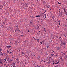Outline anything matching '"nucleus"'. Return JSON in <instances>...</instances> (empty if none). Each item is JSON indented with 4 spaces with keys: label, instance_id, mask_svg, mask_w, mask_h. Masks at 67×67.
I'll use <instances>...</instances> for the list:
<instances>
[{
    "label": "nucleus",
    "instance_id": "obj_1",
    "mask_svg": "<svg viewBox=\"0 0 67 67\" xmlns=\"http://www.w3.org/2000/svg\"><path fill=\"white\" fill-rule=\"evenodd\" d=\"M53 63H55V65H57V64H58V63H59V61H58L57 62V60H53Z\"/></svg>",
    "mask_w": 67,
    "mask_h": 67
},
{
    "label": "nucleus",
    "instance_id": "obj_2",
    "mask_svg": "<svg viewBox=\"0 0 67 67\" xmlns=\"http://www.w3.org/2000/svg\"><path fill=\"white\" fill-rule=\"evenodd\" d=\"M15 60L16 62V63H19V62H20V60H19V59L17 58Z\"/></svg>",
    "mask_w": 67,
    "mask_h": 67
},
{
    "label": "nucleus",
    "instance_id": "obj_3",
    "mask_svg": "<svg viewBox=\"0 0 67 67\" xmlns=\"http://www.w3.org/2000/svg\"><path fill=\"white\" fill-rule=\"evenodd\" d=\"M6 47L9 49V48H11V47L10 46H6Z\"/></svg>",
    "mask_w": 67,
    "mask_h": 67
},
{
    "label": "nucleus",
    "instance_id": "obj_4",
    "mask_svg": "<svg viewBox=\"0 0 67 67\" xmlns=\"http://www.w3.org/2000/svg\"><path fill=\"white\" fill-rule=\"evenodd\" d=\"M55 56L56 57H58L59 56L58 54V53H56L55 54Z\"/></svg>",
    "mask_w": 67,
    "mask_h": 67
},
{
    "label": "nucleus",
    "instance_id": "obj_5",
    "mask_svg": "<svg viewBox=\"0 0 67 67\" xmlns=\"http://www.w3.org/2000/svg\"><path fill=\"white\" fill-rule=\"evenodd\" d=\"M58 40H60V41H62V40H62V38H61V37H59V38H58Z\"/></svg>",
    "mask_w": 67,
    "mask_h": 67
},
{
    "label": "nucleus",
    "instance_id": "obj_6",
    "mask_svg": "<svg viewBox=\"0 0 67 67\" xmlns=\"http://www.w3.org/2000/svg\"><path fill=\"white\" fill-rule=\"evenodd\" d=\"M50 6H51V5H48V6H46V7L47 8H49V7H50Z\"/></svg>",
    "mask_w": 67,
    "mask_h": 67
},
{
    "label": "nucleus",
    "instance_id": "obj_7",
    "mask_svg": "<svg viewBox=\"0 0 67 67\" xmlns=\"http://www.w3.org/2000/svg\"><path fill=\"white\" fill-rule=\"evenodd\" d=\"M63 45H66V43L65 42H63Z\"/></svg>",
    "mask_w": 67,
    "mask_h": 67
},
{
    "label": "nucleus",
    "instance_id": "obj_8",
    "mask_svg": "<svg viewBox=\"0 0 67 67\" xmlns=\"http://www.w3.org/2000/svg\"><path fill=\"white\" fill-rule=\"evenodd\" d=\"M60 49V48L59 47H58L57 48V51H58L59 49Z\"/></svg>",
    "mask_w": 67,
    "mask_h": 67
},
{
    "label": "nucleus",
    "instance_id": "obj_9",
    "mask_svg": "<svg viewBox=\"0 0 67 67\" xmlns=\"http://www.w3.org/2000/svg\"><path fill=\"white\" fill-rule=\"evenodd\" d=\"M36 18H37V17H40V15H38L37 16H36Z\"/></svg>",
    "mask_w": 67,
    "mask_h": 67
},
{
    "label": "nucleus",
    "instance_id": "obj_10",
    "mask_svg": "<svg viewBox=\"0 0 67 67\" xmlns=\"http://www.w3.org/2000/svg\"><path fill=\"white\" fill-rule=\"evenodd\" d=\"M47 48H48V47H49V44L47 45Z\"/></svg>",
    "mask_w": 67,
    "mask_h": 67
},
{
    "label": "nucleus",
    "instance_id": "obj_11",
    "mask_svg": "<svg viewBox=\"0 0 67 67\" xmlns=\"http://www.w3.org/2000/svg\"><path fill=\"white\" fill-rule=\"evenodd\" d=\"M19 30V28H16V30H15V31H18Z\"/></svg>",
    "mask_w": 67,
    "mask_h": 67
},
{
    "label": "nucleus",
    "instance_id": "obj_12",
    "mask_svg": "<svg viewBox=\"0 0 67 67\" xmlns=\"http://www.w3.org/2000/svg\"><path fill=\"white\" fill-rule=\"evenodd\" d=\"M46 55L48 54V53H47V52H46Z\"/></svg>",
    "mask_w": 67,
    "mask_h": 67
},
{
    "label": "nucleus",
    "instance_id": "obj_13",
    "mask_svg": "<svg viewBox=\"0 0 67 67\" xmlns=\"http://www.w3.org/2000/svg\"><path fill=\"white\" fill-rule=\"evenodd\" d=\"M43 3L44 4H46V2H45L44 1H43Z\"/></svg>",
    "mask_w": 67,
    "mask_h": 67
},
{
    "label": "nucleus",
    "instance_id": "obj_14",
    "mask_svg": "<svg viewBox=\"0 0 67 67\" xmlns=\"http://www.w3.org/2000/svg\"><path fill=\"white\" fill-rule=\"evenodd\" d=\"M37 42L38 43H39V42H40V41H39V39H37Z\"/></svg>",
    "mask_w": 67,
    "mask_h": 67
},
{
    "label": "nucleus",
    "instance_id": "obj_15",
    "mask_svg": "<svg viewBox=\"0 0 67 67\" xmlns=\"http://www.w3.org/2000/svg\"><path fill=\"white\" fill-rule=\"evenodd\" d=\"M0 62H1V63H3V62H4V61L2 60L1 61H0Z\"/></svg>",
    "mask_w": 67,
    "mask_h": 67
},
{
    "label": "nucleus",
    "instance_id": "obj_16",
    "mask_svg": "<svg viewBox=\"0 0 67 67\" xmlns=\"http://www.w3.org/2000/svg\"><path fill=\"white\" fill-rule=\"evenodd\" d=\"M59 16H62V14H60L59 15Z\"/></svg>",
    "mask_w": 67,
    "mask_h": 67
},
{
    "label": "nucleus",
    "instance_id": "obj_17",
    "mask_svg": "<svg viewBox=\"0 0 67 67\" xmlns=\"http://www.w3.org/2000/svg\"><path fill=\"white\" fill-rule=\"evenodd\" d=\"M0 64H1V65H2L3 64V62H0Z\"/></svg>",
    "mask_w": 67,
    "mask_h": 67
},
{
    "label": "nucleus",
    "instance_id": "obj_18",
    "mask_svg": "<svg viewBox=\"0 0 67 67\" xmlns=\"http://www.w3.org/2000/svg\"><path fill=\"white\" fill-rule=\"evenodd\" d=\"M3 54H4L2 53H1V56H2V55H3Z\"/></svg>",
    "mask_w": 67,
    "mask_h": 67
},
{
    "label": "nucleus",
    "instance_id": "obj_19",
    "mask_svg": "<svg viewBox=\"0 0 67 67\" xmlns=\"http://www.w3.org/2000/svg\"><path fill=\"white\" fill-rule=\"evenodd\" d=\"M4 60H5V62H6L7 60V62L8 61V60H7V59H4Z\"/></svg>",
    "mask_w": 67,
    "mask_h": 67
},
{
    "label": "nucleus",
    "instance_id": "obj_20",
    "mask_svg": "<svg viewBox=\"0 0 67 67\" xmlns=\"http://www.w3.org/2000/svg\"><path fill=\"white\" fill-rule=\"evenodd\" d=\"M37 29H39V27H40L39 26H38L37 27Z\"/></svg>",
    "mask_w": 67,
    "mask_h": 67
},
{
    "label": "nucleus",
    "instance_id": "obj_21",
    "mask_svg": "<svg viewBox=\"0 0 67 67\" xmlns=\"http://www.w3.org/2000/svg\"><path fill=\"white\" fill-rule=\"evenodd\" d=\"M1 51H2V49L1 48H0V52H1Z\"/></svg>",
    "mask_w": 67,
    "mask_h": 67
},
{
    "label": "nucleus",
    "instance_id": "obj_22",
    "mask_svg": "<svg viewBox=\"0 0 67 67\" xmlns=\"http://www.w3.org/2000/svg\"><path fill=\"white\" fill-rule=\"evenodd\" d=\"M21 54H24V52H23L21 53Z\"/></svg>",
    "mask_w": 67,
    "mask_h": 67
},
{
    "label": "nucleus",
    "instance_id": "obj_23",
    "mask_svg": "<svg viewBox=\"0 0 67 67\" xmlns=\"http://www.w3.org/2000/svg\"><path fill=\"white\" fill-rule=\"evenodd\" d=\"M7 53H9V51L8 50H7Z\"/></svg>",
    "mask_w": 67,
    "mask_h": 67
},
{
    "label": "nucleus",
    "instance_id": "obj_24",
    "mask_svg": "<svg viewBox=\"0 0 67 67\" xmlns=\"http://www.w3.org/2000/svg\"><path fill=\"white\" fill-rule=\"evenodd\" d=\"M52 34H51V37H52Z\"/></svg>",
    "mask_w": 67,
    "mask_h": 67
},
{
    "label": "nucleus",
    "instance_id": "obj_25",
    "mask_svg": "<svg viewBox=\"0 0 67 67\" xmlns=\"http://www.w3.org/2000/svg\"><path fill=\"white\" fill-rule=\"evenodd\" d=\"M62 57H60V59H62Z\"/></svg>",
    "mask_w": 67,
    "mask_h": 67
},
{
    "label": "nucleus",
    "instance_id": "obj_26",
    "mask_svg": "<svg viewBox=\"0 0 67 67\" xmlns=\"http://www.w3.org/2000/svg\"><path fill=\"white\" fill-rule=\"evenodd\" d=\"M2 59H0V61H1V60H2Z\"/></svg>",
    "mask_w": 67,
    "mask_h": 67
},
{
    "label": "nucleus",
    "instance_id": "obj_27",
    "mask_svg": "<svg viewBox=\"0 0 67 67\" xmlns=\"http://www.w3.org/2000/svg\"><path fill=\"white\" fill-rule=\"evenodd\" d=\"M54 54H51V55H52V56H53L54 55Z\"/></svg>",
    "mask_w": 67,
    "mask_h": 67
},
{
    "label": "nucleus",
    "instance_id": "obj_28",
    "mask_svg": "<svg viewBox=\"0 0 67 67\" xmlns=\"http://www.w3.org/2000/svg\"><path fill=\"white\" fill-rule=\"evenodd\" d=\"M44 32H46V30H45V28H44Z\"/></svg>",
    "mask_w": 67,
    "mask_h": 67
},
{
    "label": "nucleus",
    "instance_id": "obj_29",
    "mask_svg": "<svg viewBox=\"0 0 67 67\" xmlns=\"http://www.w3.org/2000/svg\"><path fill=\"white\" fill-rule=\"evenodd\" d=\"M34 39L35 40H37V39H36L35 38H34Z\"/></svg>",
    "mask_w": 67,
    "mask_h": 67
},
{
    "label": "nucleus",
    "instance_id": "obj_30",
    "mask_svg": "<svg viewBox=\"0 0 67 67\" xmlns=\"http://www.w3.org/2000/svg\"><path fill=\"white\" fill-rule=\"evenodd\" d=\"M13 67H15V65H14L13 66Z\"/></svg>",
    "mask_w": 67,
    "mask_h": 67
},
{
    "label": "nucleus",
    "instance_id": "obj_31",
    "mask_svg": "<svg viewBox=\"0 0 67 67\" xmlns=\"http://www.w3.org/2000/svg\"><path fill=\"white\" fill-rule=\"evenodd\" d=\"M40 43L41 44H43V43H42V42H41Z\"/></svg>",
    "mask_w": 67,
    "mask_h": 67
},
{
    "label": "nucleus",
    "instance_id": "obj_32",
    "mask_svg": "<svg viewBox=\"0 0 67 67\" xmlns=\"http://www.w3.org/2000/svg\"><path fill=\"white\" fill-rule=\"evenodd\" d=\"M5 59H8V58H5Z\"/></svg>",
    "mask_w": 67,
    "mask_h": 67
},
{
    "label": "nucleus",
    "instance_id": "obj_33",
    "mask_svg": "<svg viewBox=\"0 0 67 67\" xmlns=\"http://www.w3.org/2000/svg\"><path fill=\"white\" fill-rule=\"evenodd\" d=\"M4 24H5V23H3Z\"/></svg>",
    "mask_w": 67,
    "mask_h": 67
},
{
    "label": "nucleus",
    "instance_id": "obj_34",
    "mask_svg": "<svg viewBox=\"0 0 67 67\" xmlns=\"http://www.w3.org/2000/svg\"><path fill=\"white\" fill-rule=\"evenodd\" d=\"M32 17H33V16H31V18H32Z\"/></svg>",
    "mask_w": 67,
    "mask_h": 67
},
{
    "label": "nucleus",
    "instance_id": "obj_35",
    "mask_svg": "<svg viewBox=\"0 0 67 67\" xmlns=\"http://www.w3.org/2000/svg\"><path fill=\"white\" fill-rule=\"evenodd\" d=\"M64 11H65V9H64Z\"/></svg>",
    "mask_w": 67,
    "mask_h": 67
},
{
    "label": "nucleus",
    "instance_id": "obj_36",
    "mask_svg": "<svg viewBox=\"0 0 67 67\" xmlns=\"http://www.w3.org/2000/svg\"><path fill=\"white\" fill-rule=\"evenodd\" d=\"M1 67H4V66H1Z\"/></svg>",
    "mask_w": 67,
    "mask_h": 67
},
{
    "label": "nucleus",
    "instance_id": "obj_37",
    "mask_svg": "<svg viewBox=\"0 0 67 67\" xmlns=\"http://www.w3.org/2000/svg\"><path fill=\"white\" fill-rule=\"evenodd\" d=\"M1 9H2V8H0V10H1Z\"/></svg>",
    "mask_w": 67,
    "mask_h": 67
},
{
    "label": "nucleus",
    "instance_id": "obj_38",
    "mask_svg": "<svg viewBox=\"0 0 67 67\" xmlns=\"http://www.w3.org/2000/svg\"><path fill=\"white\" fill-rule=\"evenodd\" d=\"M59 25H60V23H59Z\"/></svg>",
    "mask_w": 67,
    "mask_h": 67
},
{
    "label": "nucleus",
    "instance_id": "obj_39",
    "mask_svg": "<svg viewBox=\"0 0 67 67\" xmlns=\"http://www.w3.org/2000/svg\"><path fill=\"white\" fill-rule=\"evenodd\" d=\"M28 32H30V31L29 30H28Z\"/></svg>",
    "mask_w": 67,
    "mask_h": 67
},
{
    "label": "nucleus",
    "instance_id": "obj_40",
    "mask_svg": "<svg viewBox=\"0 0 67 67\" xmlns=\"http://www.w3.org/2000/svg\"><path fill=\"white\" fill-rule=\"evenodd\" d=\"M53 64H55V63H53Z\"/></svg>",
    "mask_w": 67,
    "mask_h": 67
},
{
    "label": "nucleus",
    "instance_id": "obj_41",
    "mask_svg": "<svg viewBox=\"0 0 67 67\" xmlns=\"http://www.w3.org/2000/svg\"><path fill=\"white\" fill-rule=\"evenodd\" d=\"M64 12H66V11H64Z\"/></svg>",
    "mask_w": 67,
    "mask_h": 67
},
{
    "label": "nucleus",
    "instance_id": "obj_42",
    "mask_svg": "<svg viewBox=\"0 0 67 67\" xmlns=\"http://www.w3.org/2000/svg\"><path fill=\"white\" fill-rule=\"evenodd\" d=\"M3 25L2 26V27H3Z\"/></svg>",
    "mask_w": 67,
    "mask_h": 67
},
{
    "label": "nucleus",
    "instance_id": "obj_43",
    "mask_svg": "<svg viewBox=\"0 0 67 67\" xmlns=\"http://www.w3.org/2000/svg\"><path fill=\"white\" fill-rule=\"evenodd\" d=\"M58 22H59V23H60V21H58Z\"/></svg>",
    "mask_w": 67,
    "mask_h": 67
},
{
    "label": "nucleus",
    "instance_id": "obj_44",
    "mask_svg": "<svg viewBox=\"0 0 67 67\" xmlns=\"http://www.w3.org/2000/svg\"><path fill=\"white\" fill-rule=\"evenodd\" d=\"M0 53V54H2V52H1Z\"/></svg>",
    "mask_w": 67,
    "mask_h": 67
},
{
    "label": "nucleus",
    "instance_id": "obj_45",
    "mask_svg": "<svg viewBox=\"0 0 67 67\" xmlns=\"http://www.w3.org/2000/svg\"><path fill=\"white\" fill-rule=\"evenodd\" d=\"M61 45H63V43H61Z\"/></svg>",
    "mask_w": 67,
    "mask_h": 67
},
{
    "label": "nucleus",
    "instance_id": "obj_46",
    "mask_svg": "<svg viewBox=\"0 0 67 67\" xmlns=\"http://www.w3.org/2000/svg\"><path fill=\"white\" fill-rule=\"evenodd\" d=\"M43 60H41V62H43Z\"/></svg>",
    "mask_w": 67,
    "mask_h": 67
},
{
    "label": "nucleus",
    "instance_id": "obj_47",
    "mask_svg": "<svg viewBox=\"0 0 67 67\" xmlns=\"http://www.w3.org/2000/svg\"><path fill=\"white\" fill-rule=\"evenodd\" d=\"M53 53H54V51H53Z\"/></svg>",
    "mask_w": 67,
    "mask_h": 67
},
{
    "label": "nucleus",
    "instance_id": "obj_48",
    "mask_svg": "<svg viewBox=\"0 0 67 67\" xmlns=\"http://www.w3.org/2000/svg\"><path fill=\"white\" fill-rule=\"evenodd\" d=\"M37 67H40V66H38V65H37Z\"/></svg>",
    "mask_w": 67,
    "mask_h": 67
},
{
    "label": "nucleus",
    "instance_id": "obj_49",
    "mask_svg": "<svg viewBox=\"0 0 67 67\" xmlns=\"http://www.w3.org/2000/svg\"><path fill=\"white\" fill-rule=\"evenodd\" d=\"M59 4H61V3H59Z\"/></svg>",
    "mask_w": 67,
    "mask_h": 67
},
{
    "label": "nucleus",
    "instance_id": "obj_50",
    "mask_svg": "<svg viewBox=\"0 0 67 67\" xmlns=\"http://www.w3.org/2000/svg\"><path fill=\"white\" fill-rule=\"evenodd\" d=\"M44 16H45V17H46V15H44Z\"/></svg>",
    "mask_w": 67,
    "mask_h": 67
},
{
    "label": "nucleus",
    "instance_id": "obj_51",
    "mask_svg": "<svg viewBox=\"0 0 67 67\" xmlns=\"http://www.w3.org/2000/svg\"><path fill=\"white\" fill-rule=\"evenodd\" d=\"M40 63H42V62L41 61H40Z\"/></svg>",
    "mask_w": 67,
    "mask_h": 67
},
{
    "label": "nucleus",
    "instance_id": "obj_52",
    "mask_svg": "<svg viewBox=\"0 0 67 67\" xmlns=\"http://www.w3.org/2000/svg\"><path fill=\"white\" fill-rule=\"evenodd\" d=\"M58 4H59V2H58Z\"/></svg>",
    "mask_w": 67,
    "mask_h": 67
},
{
    "label": "nucleus",
    "instance_id": "obj_53",
    "mask_svg": "<svg viewBox=\"0 0 67 67\" xmlns=\"http://www.w3.org/2000/svg\"><path fill=\"white\" fill-rule=\"evenodd\" d=\"M44 62H46V61H44Z\"/></svg>",
    "mask_w": 67,
    "mask_h": 67
},
{
    "label": "nucleus",
    "instance_id": "obj_54",
    "mask_svg": "<svg viewBox=\"0 0 67 67\" xmlns=\"http://www.w3.org/2000/svg\"><path fill=\"white\" fill-rule=\"evenodd\" d=\"M65 36V37H66V36Z\"/></svg>",
    "mask_w": 67,
    "mask_h": 67
},
{
    "label": "nucleus",
    "instance_id": "obj_55",
    "mask_svg": "<svg viewBox=\"0 0 67 67\" xmlns=\"http://www.w3.org/2000/svg\"><path fill=\"white\" fill-rule=\"evenodd\" d=\"M38 59H39V58H38Z\"/></svg>",
    "mask_w": 67,
    "mask_h": 67
},
{
    "label": "nucleus",
    "instance_id": "obj_56",
    "mask_svg": "<svg viewBox=\"0 0 67 67\" xmlns=\"http://www.w3.org/2000/svg\"><path fill=\"white\" fill-rule=\"evenodd\" d=\"M65 26H66V25Z\"/></svg>",
    "mask_w": 67,
    "mask_h": 67
},
{
    "label": "nucleus",
    "instance_id": "obj_57",
    "mask_svg": "<svg viewBox=\"0 0 67 67\" xmlns=\"http://www.w3.org/2000/svg\"><path fill=\"white\" fill-rule=\"evenodd\" d=\"M16 27H18V26H16Z\"/></svg>",
    "mask_w": 67,
    "mask_h": 67
},
{
    "label": "nucleus",
    "instance_id": "obj_58",
    "mask_svg": "<svg viewBox=\"0 0 67 67\" xmlns=\"http://www.w3.org/2000/svg\"><path fill=\"white\" fill-rule=\"evenodd\" d=\"M45 12H46V10H45Z\"/></svg>",
    "mask_w": 67,
    "mask_h": 67
},
{
    "label": "nucleus",
    "instance_id": "obj_59",
    "mask_svg": "<svg viewBox=\"0 0 67 67\" xmlns=\"http://www.w3.org/2000/svg\"><path fill=\"white\" fill-rule=\"evenodd\" d=\"M66 13H67V12H66Z\"/></svg>",
    "mask_w": 67,
    "mask_h": 67
},
{
    "label": "nucleus",
    "instance_id": "obj_60",
    "mask_svg": "<svg viewBox=\"0 0 67 67\" xmlns=\"http://www.w3.org/2000/svg\"><path fill=\"white\" fill-rule=\"evenodd\" d=\"M39 57V58H40V57Z\"/></svg>",
    "mask_w": 67,
    "mask_h": 67
},
{
    "label": "nucleus",
    "instance_id": "obj_61",
    "mask_svg": "<svg viewBox=\"0 0 67 67\" xmlns=\"http://www.w3.org/2000/svg\"><path fill=\"white\" fill-rule=\"evenodd\" d=\"M45 18H46V17H45Z\"/></svg>",
    "mask_w": 67,
    "mask_h": 67
},
{
    "label": "nucleus",
    "instance_id": "obj_62",
    "mask_svg": "<svg viewBox=\"0 0 67 67\" xmlns=\"http://www.w3.org/2000/svg\"><path fill=\"white\" fill-rule=\"evenodd\" d=\"M33 38H34V37H33Z\"/></svg>",
    "mask_w": 67,
    "mask_h": 67
},
{
    "label": "nucleus",
    "instance_id": "obj_63",
    "mask_svg": "<svg viewBox=\"0 0 67 67\" xmlns=\"http://www.w3.org/2000/svg\"><path fill=\"white\" fill-rule=\"evenodd\" d=\"M60 9H59V10H60Z\"/></svg>",
    "mask_w": 67,
    "mask_h": 67
},
{
    "label": "nucleus",
    "instance_id": "obj_64",
    "mask_svg": "<svg viewBox=\"0 0 67 67\" xmlns=\"http://www.w3.org/2000/svg\"><path fill=\"white\" fill-rule=\"evenodd\" d=\"M0 67H1V66H0Z\"/></svg>",
    "mask_w": 67,
    "mask_h": 67
}]
</instances>
